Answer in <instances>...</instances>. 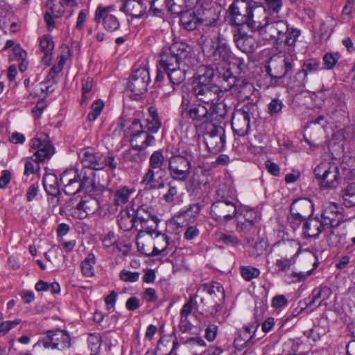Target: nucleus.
Returning <instances> with one entry per match:
<instances>
[{"mask_svg":"<svg viewBox=\"0 0 355 355\" xmlns=\"http://www.w3.org/2000/svg\"><path fill=\"white\" fill-rule=\"evenodd\" d=\"M115 11L114 5L98 6L95 10L94 20L96 24H102L107 31L114 32L120 28V22L113 14Z\"/></svg>","mask_w":355,"mask_h":355,"instance_id":"obj_14","label":"nucleus"},{"mask_svg":"<svg viewBox=\"0 0 355 355\" xmlns=\"http://www.w3.org/2000/svg\"><path fill=\"white\" fill-rule=\"evenodd\" d=\"M319 187L322 189H335L341 181L338 166L332 162H322L313 170Z\"/></svg>","mask_w":355,"mask_h":355,"instance_id":"obj_6","label":"nucleus"},{"mask_svg":"<svg viewBox=\"0 0 355 355\" xmlns=\"http://www.w3.org/2000/svg\"><path fill=\"white\" fill-rule=\"evenodd\" d=\"M185 0H153L150 1L149 12L155 17H162L164 10L172 14L179 15L183 10Z\"/></svg>","mask_w":355,"mask_h":355,"instance_id":"obj_22","label":"nucleus"},{"mask_svg":"<svg viewBox=\"0 0 355 355\" xmlns=\"http://www.w3.org/2000/svg\"><path fill=\"white\" fill-rule=\"evenodd\" d=\"M101 157L102 153L89 147L81 149L78 153V158L83 165L82 168L85 170H102Z\"/></svg>","mask_w":355,"mask_h":355,"instance_id":"obj_26","label":"nucleus"},{"mask_svg":"<svg viewBox=\"0 0 355 355\" xmlns=\"http://www.w3.org/2000/svg\"><path fill=\"white\" fill-rule=\"evenodd\" d=\"M154 240V245L151 254L153 256L159 255L162 252L168 254L167 249L170 245L168 236L159 232H157L154 227H151L150 230L146 232Z\"/></svg>","mask_w":355,"mask_h":355,"instance_id":"obj_32","label":"nucleus"},{"mask_svg":"<svg viewBox=\"0 0 355 355\" xmlns=\"http://www.w3.org/2000/svg\"><path fill=\"white\" fill-rule=\"evenodd\" d=\"M164 164V157L161 150L154 151L149 158L148 168L144 175L141 184L146 185L150 189H156L164 187V184L157 186L155 175L161 170Z\"/></svg>","mask_w":355,"mask_h":355,"instance_id":"obj_11","label":"nucleus"},{"mask_svg":"<svg viewBox=\"0 0 355 355\" xmlns=\"http://www.w3.org/2000/svg\"><path fill=\"white\" fill-rule=\"evenodd\" d=\"M96 263V257L93 253H89L86 258L81 263V270L87 277H91L94 275V265Z\"/></svg>","mask_w":355,"mask_h":355,"instance_id":"obj_47","label":"nucleus"},{"mask_svg":"<svg viewBox=\"0 0 355 355\" xmlns=\"http://www.w3.org/2000/svg\"><path fill=\"white\" fill-rule=\"evenodd\" d=\"M200 211L198 204H192L184 207L179 212V217L182 218L187 223H193L197 218Z\"/></svg>","mask_w":355,"mask_h":355,"instance_id":"obj_42","label":"nucleus"},{"mask_svg":"<svg viewBox=\"0 0 355 355\" xmlns=\"http://www.w3.org/2000/svg\"><path fill=\"white\" fill-rule=\"evenodd\" d=\"M136 221L138 222L141 229L139 234L143 232H147L151 227H156L159 220L155 214V209L148 205L143 204L134 211Z\"/></svg>","mask_w":355,"mask_h":355,"instance_id":"obj_18","label":"nucleus"},{"mask_svg":"<svg viewBox=\"0 0 355 355\" xmlns=\"http://www.w3.org/2000/svg\"><path fill=\"white\" fill-rule=\"evenodd\" d=\"M327 227L318 218H309L303 225V234L306 237L318 238Z\"/></svg>","mask_w":355,"mask_h":355,"instance_id":"obj_35","label":"nucleus"},{"mask_svg":"<svg viewBox=\"0 0 355 355\" xmlns=\"http://www.w3.org/2000/svg\"><path fill=\"white\" fill-rule=\"evenodd\" d=\"M343 208L335 202H328L323 205L321 220L327 228L337 227L344 220Z\"/></svg>","mask_w":355,"mask_h":355,"instance_id":"obj_20","label":"nucleus"},{"mask_svg":"<svg viewBox=\"0 0 355 355\" xmlns=\"http://www.w3.org/2000/svg\"><path fill=\"white\" fill-rule=\"evenodd\" d=\"M104 107V103L101 100L95 101L91 105L90 112L87 114V119L90 121H95L101 113Z\"/></svg>","mask_w":355,"mask_h":355,"instance_id":"obj_54","label":"nucleus"},{"mask_svg":"<svg viewBox=\"0 0 355 355\" xmlns=\"http://www.w3.org/2000/svg\"><path fill=\"white\" fill-rule=\"evenodd\" d=\"M119 10L132 18H141L146 13L148 5L143 0H121Z\"/></svg>","mask_w":355,"mask_h":355,"instance_id":"obj_31","label":"nucleus"},{"mask_svg":"<svg viewBox=\"0 0 355 355\" xmlns=\"http://www.w3.org/2000/svg\"><path fill=\"white\" fill-rule=\"evenodd\" d=\"M117 218L119 226L123 231H129L132 227L137 229L139 227V223L136 221L135 215H131L128 209L122 210Z\"/></svg>","mask_w":355,"mask_h":355,"instance_id":"obj_37","label":"nucleus"},{"mask_svg":"<svg viewBox=\"0 0 355 355\" xmlns=\"http://www.w3.org/2000/svg\"><path fill=\"white\" fill-rule=\"evenodd\" d=\"M221 78L227 83L229 89L239 94V98H246L251 95L252 85L244 79L236 78L232 76L229 69L223 72Z\"/></svg>","mask_w":355,"mask_h":355,"instance_id":"obj_21","label":"nucleus"},{"mask_svg":"<svg viewBox=\"0 0 355 355\" xmlns=\"http://www.w3.org/2000/svg\"><path fill=\"white\" fill-rule=\"evenodd\" d=\"M198 43L207 61L214 65L220 75L225 71L232 58V51L227 40L221 35L213 37L202 35Z\"/></svg>","mask_w":355,"mask_h":355,"instance_id":"obj_2","label":"nucleus"},{"mask_svg":"<svg viewBox=\"0 0 355 355\" xmlns=\"http://www.w3.org/2000/svg\"><path fill=\"white\" fill-rule=\"evenodd\" d=\"M240 272L242 277L246 281L257 278L260 275V270L258 268L250 266H241Z\"/></svg>","mask_w":355,"mask_h":355,"instance_id":"obj_53","label":"nucleus"},{"mask_svg":"<svg viewBox=\"0 0 355 355\" xmlns=\"http://www.w3.org/2000/svg\"><path fill=\"white\" fill-rule=\"evenodd\" d=\"M209 106L211 105H209ZM180 109L182 116L191 119L196 125L209 122V107L206 103H191L188 98L183 97Z\"/></svg>","mask_w":355,"mask_h":355,"instance_id":"obj_9","label":"nucleus"},{"mask_svg":"<svg viewBox=\"0 0 355 355\" xmlns=\"http://www.w3.org/2000/svg\"><path fill=\"white\" fill-rule=\"evenodd\" d=\"M254 343L252 336L247 335L241 331L234 340V347L237 350L241 351L245 348L251 347Z\"/></svg>","mask_w":355,"mask_h":355,"instance_id":"obj_45","label":"nucleus"},{"mask_svg":"<svg viewBox=\"0 0 355 355\" xmlns=\"http://www.w3.org/2000/svg\"><path fill=\"white\" fill-rule=\"evenodd\" d=\"M283 106L284 104L282 100L277 98H273L268 105V113L271 116H274L282 111Z\"/></svg>","mask_w":355,"mask_h":355,"instance_id":"obj_55","label":"nucleus"},{"mask_svg":"<svg viewBox=\"0 0 355 355\" xmlns=\"http://www.w3.org/2000/svg\"><path fill=\"white\" fill-rule=\"evenodd\" d=\"M41 343L44 347L62 350L70 346L69 335L64 330L49 331Z\"/></svg>","mask_w":355,"mask_h":355,"instance_id":"obj_23","label":"nucleus"},{"mask_svg":"<svg viewBox=\"0 0 355 355\" xmlns=\"http://www.w3.org/2000/svg\"><path fill=\"white\" fill-rule=\"evenodd\" d=\"M42 182L44 188L49 195L57 196L60 193L58 179L55 174H46L43 178Z\"/></svg>","mask_w":355,"mask_h":355,"instance_id":"obj_39","label":"nucleus"},{"mask_svg":"<svg viewBox=\"0 0 355 355\" xmlns=\"http://www.w3.org/2000/svg\"><path fill=\"white\" fill-rule=\"evenodd\" d=\"M95 172L85 168H70L64 171L60 176V182L64 186V191L67 195H74L84 191L92 192L96 189Z\"/></svg>","mask_w":355,"mask_h":355,"instance_id":"obj_5","label":"nucleus"},{"mask_svg":"<svg viewBox=\"0 0 355 355\" xmlns=\"http://www.w3.org/2000/svg\"><path fill=\"white\" fill-rule=\"evenodd\" d=\"M300 245L295 241H279L273 244L272 250L279 257L297 259Z\"/></svg>","mask_w":355,"mask_h":355,"instance_id":"obj_29","label":"nucleus"},{"mask_svg":"<svg viewBox=\"0 0 355 355\" xmlns=\"http://www.w3.org/2000/svg\"><path fill=\"white\" fill-rule=\"evenodd\" d=\"M268 21L269 18L266 8L258 6L254 2L246 26L252 31H257L259 33Z\"/></svg>","mask_w":355,"mask_h":355,"instance_id":"obj_28","label":"nucleus"},{"mask_svg":"<svg viewBox=\"0 0 355 355\" xmlns=\"http://www.w3.org/2000/svg\"><path fill=\"white\" fill-rule=\"evenodd\" d=\"M245 222L241 224V229L243 231H249L252 233H255L257 229L255 227L256 223L259 220L257 214L253 211H249L245 214Z\"/></svg>","mask_w":355,"mask_h":355,"instance_id":"obj_48","label":"nucleus"},{"mask_svg":"<svg viewBox=\"0 0 355 355\" xmlns=\"http://www.w3.org/2000/svg\"><path fill=\"white\" fill-rule=\"evenodd\" d=\"M329 289L327 287L318 288L313 291L310 301L307 303L309 306H313L318 300L322 297V295H328Z\"/></svg>","mask_w":355,"mask_h":355,"instance_id":"obj_60","label":"nucleus"},{"mask_svg":"<svg viewBox=\"0 0 355 355\" xmlns=\"http://www.w3.org/2000/svg\"><path fill=\"white\" fill-rule=\"evenodd\" d=\"M178 194V188L171 184H168L167 192L163 196V199L168 203L173 202Z\"/></svg>","mask_w":355,"mask_h":355,"instance_id":"obj_63","label":"nucleus"},{"mask_svg":"<svg viewBox=\"0 0 355 355\" xmlns=\"http://www.w3.org/2000/svg\"><path fill=\"white\" fill-rule=\"evenodd\" d=\"M311 202L306 198H300L294 200L291 207L290 212L291 216L289 220L293 227H297L302 221L313 212Z\"/></svg>","mask_w":355,"mask_h":355,"instance_id":"obj_17","label":"nucleus"},{"mask_svg":"<svg viewBox=\"0 0 355 355\" xmlns=\"http://www.w3.org/2000/svg\"><path fill=\"white\" fill-rule=\"evenodd\" d=\"M46 6L50 13L55 17H60L64 12V5L62 1L57 0H47Z\"/></svg>","mask_w":355,"mask_h":355,"instance_id":"obj_50","label":"nucleus"},{"mask_svg":"<svg viewBox=\"0 0 355 355\" xmlns=\"http://www.w3.org/2000/svg\"><path fill=\"white\" fill-rule=\"evenodd\" d=\"M12 16V12L4 6H0V29L4 30L8 26Z\"/></svg>","mask_w":355,"mask_h":355,"instance_id":"obj_56","label":"nucleus"},{"mask_svg":"<svg viewBox=\"0 0 355 355\" xmlns=\"http://www.w3.org/2000/svg\"><path fill=\"white\" fill-rule=\"evenodd\" d=\"M87 342L91 354L99 352L101 346V339L99 336L90 334L88 337Z\"/></svg>","mask_w":355,"mask_h":355,"instance_id":"obj_58","label":"nucleus"},{"mask_svg":"<svg viewBox=\"0 0 355 355\" xmlns=\"http://www.w3.org/2000/svg\"><path fill=\"white\" fill-rule=\"evenodd\" d=\"M297 28H289L286 21L277 20L268 21L259 35L263 40L272 44L277 49L282 46H293L300 35Z\"/></svg>","mask_w":355,"mask_h":355,"instance_id":"obj_4","label":"nucleus"},{"mask_svg":"<svg viewBox=\"0 0 355 355\" xmlns=\"http://www.w3.org/2000/svg\"><path fill=\"white\" fill-rule=\"evenodd\" d=\"M295 262L296 259L295 258L279 257L276 259L275 266L277 272H281L289 270Z\"/></svg>","mask_w":355,"mask_h":355,"instance_id":"obj_51","label":"nucleus"},{"mask_svg":"<svg viewBox=\"0 0 355 355\" xmlns=\"http://www.w3.org/2000/svg\"><path fill=\"white\" fill-rule=\"evenodd\" d=\"M101 163L103 164L102 170L105 167H107L111 170H114L118 166V163L115 157L110 153L106 156H103L102 155Z\"/></svg>","mask_w":355,"mask_h":355,"instance_id":"obj_59","label":"nucleus"},{"mask_svg":"<svg viewBox=\"0 0 355 355\" xmlns=\"http://www.w3.org/2000/svg\"><path fill=\"white\" fill-rule=\"evenodd\" d=\"M136 189L134 187L123 186L116 189L112 196L113 203L116 207H123L126 205L131 196L135 193Z\"/></svg>","mask_w":355,"mask_h":355,"instance_id":"obj_36","label":"nucleus"},{"mask_svg":"<svg viewBox=\"0 0 355 355\" xmlns=\"http://www.w3.org/2000/svg\"><path fill=\"white\" fill-rule=\"evenodd\" d=\"M150 78L148 70L145 68L135 69L129 78L128 87L136 96L144 94L147 91Z\"/></svg>","mask_w":355,"mask_h":355,"instance_id":"obj_19","label":"nucleus"},{"mask_svg":"<svg viewBox=\"0 0 355 355\" xmlns=\"http://www.w3.org/2000/svg\"><path fill=\"white\" fill-rule=\"evenodd\" d=\"M211 218L219 223H227L233 219L237 214V207L231 200H218L211 206Z\"/></svg>","mask_w":355,"mask_h":355,"instance_id":"obj_13","label":"nucleus"},{"mask_svg":"<svg viewBox=\"0 0 355 355\" xmlns=\"http://www.w3.org/2000/svg\"><path fill=\"white\" fill-rule=\"evenodd\" d=\"M337 23L335 19L332 17H326L325 20L321 22L318 33L321 39L328 40L336 26Z\"/></svg>","mask_w":355,"mask_h":355,"instance_id":"obj_41","label":"nucleus"},{"mask_svg":"<svg viewBox=\"0 0 355 355\" xmlns=\"http://www.w3.org/2000/svg\"><path fill=\"white\" fill-rule=\"evenodd\" d=\"M209 114L210 115L209 122L217 123L224 119L226 115L225 105L223 103L212 101L210 103Z\"/></svg>","mask_w":355,"mask_h":355,"instance_id":"obj_40","label":"nucleus"},{"mask_svg":"<svg viewBox=\"0 0 355 355\" xmlns=\"http://www.w3.org/2000/svg\"><path fill=\"white\" fill-rule=\"evenodd\" d=\"M218 87L214 83H193V93L198 102L209 105L212 101H218Z\"/></svg>","mask_w":355,"mask_h":355,"instance_id":"obj_25","label":"nucleus"},{"mask_svg":"<svg viewBox=\"0 0 355 355\" xmlns=\"http://www.w3.org/2000/svg\"><path fill=\"white\" fill-rule=\"evenodd\" d=\"M204 141L208 150L213 154L221 152L225 145V133L222 126L213 125L212 128L205 133Z\"/></svg>","mask_w":355,"mask_h":355,"instance_id":"obj_16","label":"nucleus"},{"mask_svg":"<svg viewBox=\"0 0 355 355\" xmlns=\"http://www.w3.org/2000/svg\"><path fill=\"white\" fill-rule=\"evenodd\" d=\"M297 62L293 53H279L272 56L268 67V72L272 78H290Z\"/></svg>","mask_w":355,"mask_h":355,"instance_id":"obj_8","label":"nucleus"},{"mask_svg":"<svg viewBox=\"0 0 355 355\" xmlns=\"http://www.w3.org/2000/svg\"><path fill=\"white\" fill-rule=\"evenodd\" d=\"M30 146L33 151L34 161L36 162L49 159L55 153L53 146L44 135L32 139Z\"/></svg>","mask_w":355,"mask_h":355,"instance_id":"obj_15","label":"nucleus"},{"mask_svg":"<svg viewBox=\"0 0 355 355\" xmlns=\"http://www.w3.org/2000/svg\"><path fill=\"white\" fill-rule=\"evenodd\" d=\"M340 58V55L338 52L327 53L323 56V64L325 69H332Z\"/></svg>","mask_w":355,"mask_h":355,"instance_id":"obj_52","label":"nucleus"},{"mask_svg":"<svg viewBox=\"0 0 355 355\" xmlns=\"http://www.w3.org/2000/svg\"><path fill=\"white\" fill-rule=\"evenodd\" d=\"M206 294L212 301L218 300L223 301L225 298V291L222 285L216 282H210L202 284L199 287V293Z\"/></svg>","mask_w":355,"mask_h":355,"instance_id":"obj_34","label":"nucleus"},{"mask_svg":"<svg viewBox=\"0 0 355 355\" xmlns=\"http://www.w3.org/2000/svg\"><path fill=\"white\" fill-rule=\"evenodd\" d=\"M155 142L154 136L143 130H138L133 134L130 141L131 149L126 151V158L137 163L144 161L147 157L145 149L148 146H153Z\"/></svg>","mask_w":355,"mask_h":355,"instance_id":"obj_7","label":"nucleus"},{"mask_svg":"<svg viewBox=\"0 0 355 355\" xmlns=\"http://www.w3.org/2000/svg\"><path fill=\"white\" fill-rule=\"evenodd\" d=\"M342 199L345 207H352L355 206V183L347 185L342 189Z\"/></svg>","mask_w":355,"mask_h":355,"instance_id":"obj_46","label":"nucleus"},{"mask_svg":"<svg viewBox=\"0 0 355 355\" xmlns=\"http://www.w3.org/2000/svg\"><path fill=\"white\" fill-rule=\"evenodd\" d=\"M149 117L147 119V128L153 132H157L161 127V121L158 117V113L157 109L150 106L148 109Z\"/></svg>","mask_w":355,"mask_h":355,"instance_id":"obj_44","label":"nucleus"},{"mask_svg":"<svg viewBox=\"0 0 355 355\" xmlns=\"http://www.w3.org/2000/svg\"><path fill=\"white\" fill-rule=\"evenodd\" d=\"M196 76V80L194 83H199L200 84L213 83L214 70L211 67L202 65L198 67Z\"/></svg>","mask_w":355,"mask_h":355,"instance_id":"obj_43","label":"nucleus"},{"mask_svg":"<svg viewBox=\"0 0 355 355\" xmlns=\"http://www.w3.org/2000/svg\"><path fill=\"white\" fill-rule=\"evenodd\" d=\"M192 48L184 42H175L168 48L164 49L159 54V67L156 80L164 78V73L173 85H179L186 78L187 60L191 55Z\"/></svg>","mask_w":355,"mask_h":355,"instance_id":"obj_1","label":"nucleus"},{"mask_svg":"<svg viewBox=\"0 0 355 355\" xmlns=\"http://www.w3.org/2000/svg\"><path fill=\"white\" fill-rule=\"evenodd\" d=\"M254 3L252 0H235L228 8L230 24L246 25Z\"/></svg>","mask_w":355,"mask_h":355,"instance_id":"obj_12","label":"nucleus"},{"mask_svg":"<svg viewBox=\"0 0 355 355\" xmlns=\"http://www.w3.org/2000/svg\"><path fill=\"white\" fill-rule=\"evenodd\" d=\"M320 63L316 59H309L304 62L302 68L300 70L293 78H290L288 85L291 87H301L305 86L307 82L308 74L317 72L320 68Z\"/></svg>","mask_w":355,"mask_h":355,"instance_id":"obj_24","label":"nucleus"},{"mask_svg":"<svg viewBox=\"0 0 355 355\" xmlns=\"http://www.w3.org/2000/svg\"><path fill=\"white\" fill-rule=\"evenodd\" d=\"M140 277L139 272H132L125 269L122 270L119 273L121 280L125 282H136Z\"/></svg>","mask_w":355,"mask_h":355,"instance_id":"obj_57","label":"nucleus"},{"mask_svg":"<svg viewBox=\"0 0 355 355\" xmlns=\"http://www.w3.org/2000/svg\"><path fill=\"white\" fill-rule=\"evenodd\" d=\"M329 233L327 237V241L330 246H336L341 240V236L335 231V227L329 228Z\"/></svg>","mask_w":355,"mask_h":355,"instance_id":"obj_62","label":"nucleus"},{"mask_svg":"<svg viewBox=\"0 0 355 355\" xmlns=\"http://www.w3.org/2000/svg\"><path fill=\"white\" fill-rule=\"evenodd\" d=\"M54 48V43L51 36L44 35L41 37L40 41V49L44 53L42 58L43 63L49 66L52 59V51Z\"/></svg>","mask_w":355,"mask_h":355,"instance_id":"obj_38","label":"nucleus"},{"mask_svg":"<svg viewBox=\"0 0 355 355\" xmlns=\"http://www.w3.org/2000/svg\"><path fill=\"white\" fill-rule=\"evenodd\" d=\"M218 239L224 243L232 246L236 245L239 243V240L235 236L232 234H220Z\"/></svg>","mask_w":355,"mask_h":355,"instance_id":"obj_64","label":"nucleus"},{"mask_svg":"<svg viewBox=\"0 0 355 355\" xmlns=\"http://www.w3.org/2000/svg\"><path fill=\"white\" fill-rule=\"evenodd\" d=\"M200 157V150L195 146L178 150L168 160L170 178L177 182H186L191 175V164L198 161Z\"/></svg>","mask_w":355,"mask_h":355,"instance_id":"obj_3","label":"nucleus"},{"mask_svg":"<svg viewBox=\"0 0 355 355\" xmlns=\"http://www.w3.org/2000/svg\"><path fill=\"white\" fill-rule=\"evenodd\" d=\"M93 87V80L91 78H87L82 82V97L80 103H85L92 97V89Z\"/></svg>","mask_w":355,"mask_h":355,"instance_id":"obj_49","label":"nucleus"},{"mask_svg":"<svg viewBox=\"0 0 355 355\" xmlns=\"http://www.w3.org/2000/svg\"><path fill=\"white\" fill-rule=\"evenodd\" d=\"M99 209V202L95 198L90 196L82 198L80 201L71 209L72 216L78 219H84L94 214Z\"/></svg>","mask_w":355,"mask_h":355,"instance_id":"obj_27","label":"nucleus"},{"mask_svg":"<svg viewBox=\"0 0 355 355\" xmlns=\"http://www.w3.org/2000/svg\"><path fill=\"white\" fill-rule=\"evenodd\" d=\"M180 14V22L182 26L188 31H193L200 25L214 27L216 25L218 21V18H213L211 19H200L188 12H182Z\"/></svg>","mask_w":355,"mask_h":355,"instance_id":"obj_30","label":"nucleus"},{"mask_svg":"<svg viewBox=\"0 0 355 355\" xmlns=\"http://www.w3.org/2000/svg\"><path fill=\"white\" fill-rule=\"evenodd\" d=\"M257 115V106L248 104L242 108L236 110L232 118V127L234 133L239 136L245 135L250 128V121Z\"/></svg>","mask_w":355,"mask_h":355,"instance_id":"obj_10","label":"nucleus"},{"mask_svg":"<svg viewBox=\"0 0 355 355\" xmlns=\"http://www.w3.org/2000/svg\"><path fill=\"white\" fill-rule=\"evenodd\" d=\"M195 297L200 299V303L198 306H201L205 311H209V306L212 304L211 299L206 294L199 293V288L197 290L195 295Z\"/></svg>","mask_w":355,"mask_h":355,"instance_id":"obj_61","label":"nucleus"},{"mask_svg":"<svg viewBox=\"0 0 355 355\" xmlns=\"http://www.w3.org/2000/svg\"><path fill=\"white\" fill-rule=\"evenodd\" d=\"M234 41L237 48L246 53H252L257 46V41L253 36L241 31L234 35Z\"/></svg>","mask_w":355,"mask_h":355,"instance_id":"obj_33","label":"nucleus"}]
</instances>
